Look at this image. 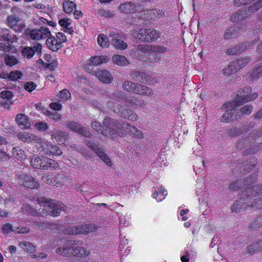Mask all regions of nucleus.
<instances>
[{
  "instance_id": "46",
  "label": "nucleus",
  "mask_w": 262,
  "mask_h": 262,
  "mask_svg": "<svg viewBox=\"0 0 262 262\" xmlns=\"http://www.w3.org/2000/svg\"><path fill=\"white\" fill-rule=\"evenodd\" d=\"M6 64L9 66L12 67L18 63L17 58L13 55H7L5 57Z\"/></svg>"
},
{
  "instance_id": "29",
  "label": "nucleus",
  "mask_w": 262,
  "mask_h": 262,
  "mask_svg": "<svg viewBox=\"0 0 262 262\" xmlns=\"http://www.w3.org/2000/svg\"><path fill=\"white\" fill-rule=\"evenodd\" d=\"M52 139H54L57 142H62L68 137V134L61 130H55L51 134Z\"/></svg>"
},
{
  "instance_id": "8",
  "label": "nucleus",
  "mask_w": 262,
  "mask_h": 262,
  "mask_svg": "<svg viewBox=\"0 0 262 262\" xmlns=\"http://www.w3.org/2000/svg\"><path fill=\"white\" fill-rule=\"evenodd\" d=\"M46 45L53 52L58 51L62 47V43L67 40V37L62 32H58L56 36L50 35L47 37Z\"/></svg>"
},
{
  "instance_id": "25",
  "label": "nucleus",
  "mask_w": 262,
  "mask_h": 262,
  "mask_svg": "<svg viewBox=\"0 0 262 262\" xmlns=\"http://www.w3.org/2000/svg\"><path fill=\"white\" fill-rule=\"evenodd\" d=\"M0 40L13 43L17 41V38L15 35L12 36L9 30L4 28H0Z\"/></svg>"
},
{
  "instance_id": "39",
  "label": "nucleus",
  "mask_w": 262,
  "mask_h": 262,
  "mask_svg": "<svg viewBox=\"0 0 262 262\" xmlns=\"http://www.w3.org/2000/svg\"><path fill=\"white\" fill-rule=\"evenodd\" d=\"M149 15L152 19H157L164 16V13L162 10L152 9L148 12Z\"/></svg>"
},
{
  "instance_id": "33",
  "label": "nucleus",
  "mask_w": 262,
  "mask_h": 262,
  "mask_svg": "<svg viewBox=\"0 0 262 262\" xmlns=\"http://www.w3.org/2000/svg\"><path fill=\"white\" fill-rule=\"evenodd\" d=\"M262 250V241L256 242L247 247V253L250 254H254Z\"/></svg>"
},
{
  "instance_id": "36",
  "label": "nucleus",
  "mask_w": 262,
  "mask_h": 262,
  "mask_svg": "<svg viewBox=\"0 0 262 262\" xmlns=\"http://www.w3.org/2000/svg\"><path fill=\"white\" fill-rule=\"evenodd\" d=\"M71 23V19L69 18H62L59 21V25L64 28V31L69 34H72L73 32V30L69 27Z\"/></svg>"
},
{
  "instance_id": "44",
  "label": "nucleus",
  "mask_w": 262,
  "mask_h": 262,
  "mask_svg": "<svg viewBox=\"0 0 262 262\" xmlns=\"http://www.w3.org/2000/svg\"><path fill=\"white\" fill-rule=\"evenodd\" d=\"M97 41L98 44L103 48L108 47L110 45V41L107 37L103 34L98 35Z\"/></svg>"
},
{
  "instance_id": "14",
  "label": "nucleus",
  "mask_w": 262,
  "mask_h": 262,
  "mask_svg": "<svg viewBox=\"0 0 262 262\" xmlns=\"http://www.w3.org/2000/svg\"><path fill=\"white\" fill-rule=\"evenodd\" d=\"M28 34L32 39L39 40L47 38V37L50 36L51 32L48 28L41 27L39 29L30 30Z\"/></svg>"
},
{
  "instance_id": "59",
  "label": "nucleus",
  "mask_w": 262,
  "mask_h": 262,
  "mask_svg": "<svg viewBox=\"0 0 262 262\" xmlns=\"http://www.w3.org/2000/svg\"><path fill=\"white\" fill-rule=\"evenodd\" d=\"M42 181L50 185H53L54 183L53 182V176L48 172L47 174L42 177Z\"/></svg>"
},
{
  "instance_id": "52",
  "label": "nucleus",
  "mask_w": 262,
  "mask_h": 262,
  "mask_svg": "<svg viewBox=\"0 0 262 262\" xmlns=\"http://www.w3.org/2000/svg\"><path fill=\"white\" fill-rule=\"evenodd\" d=\"M22 76V73L20 71H12L9 73V80H11L12 81H16L20 79Z\"/></svg>"
},
{
  "instance_id": "35",
  "label": "nucleus",
  "mask_w": 262,
  "mask_h": 262,
  "mask_svg": "<svg viewBox=\"0 0 262 262\" xmlns=\"http://www.w3.org/2000/svg\"><path fill=\"white\" fill-rule=\"evenodd\" d=\"M250 76L253 79H257L262 76V62L253 69Z\"/></svg>"
},
{
  "instance_id": "2",
  "label": "nucleus",
  "mask_w": 262,
  "mask_h": 262,
  "mask_svg": "<svg viewBox=\"0 0 262 262\" xmlns=\"http://www.w3.org/2000/svg\"><path fill=\"white\" fill-rule=\"evenodd\" d=\"M103 125H100V123L93 121L91 123L92 127L95 130L101 133L103 135L111 137L115 139L117 136H123L125 132L120 130L117 132L115 131L117 127V120L112 119L110 118H105L103 120Z\"/></svg>"
},
{
  "instance_id": "55",
  "label": "nucleus",
  "mask_w": 262,
  "mask_h": 262,
  "mask_svg": "<svg viewBox=\"0 0 262 262\" xmlns=\"http://www.w3.org/2000/svg\"><path fill=\"white\" fill-rule=\"evenodd\" d=\"M35 128L38 131L44 132L48 128V125L46 122H37L34 125Z\"/></svg>"
},
{
  "instance_id": "3",
  "label": "nucleus",
  "mask_w": 262,
  "mask_h": 262,
  "mask_svg": "<svg viewBox=\"0 0 262 262\" xmlns=\"http://www.w3.org/2000/svg\"><path fill=\"white\" fill-rule=\"evenodd\" d=\"M257 179V174H251L250 177L247 178L246 181H244V183H243V181L238 180L232 183L230 188L232 190H236L240 188L245 187L246 185V188L243 192V195L244 196L246 195L247 199L249 198L251 199V196H256V194L259 192L262 189L261 186L258 185H254L252 188L250 187L256 181Z\"/></svg>"
},
{
  "instance_id": "60",
  "label": "nucleus",
  "mask_w": 262,
  "mask_h": 262,
  "mask_svg": "<svg viewBox=\"0 0 262 262\" xmlns=\"http://www.w3.org/2000/svg\"><path fill=\"white\" fill-rule=\"evenodd\" d=\"M30 231V229L28 227L19 226L17 228H14L13 232L19 234L28 233Z\"/></svg>"
},
{
  "instance_id": "15",
  "label": "nucleus",
  "mask_w": 262,
  "mask_h": 262,
  "mask_svg": "<svg viewBox=\"0 0 262 262\" xmlns=\"http://www.w3.org/2000/svg\"><path fill=\"white\" fill-rule=\"evenodd\" d=\"M249 60L248 58L244 57L231 62L228 68L225 69L224 74L230 75L232 73L237 72L241 68H243L246 66Z\"/></svg>"
},
{
  "instance_id": "13",
  "label": "nucleus",
  "mask_w": 262,
  "mask_h": 262,
  "mask_svg": "<svg viewBox=\"0 0 262 262\" xmlns=\"http://www.w3.org/2000/svg\"><path fill=\"white\" fill-rule=\"evenodd\" d=\"M137 50L141 53L147 52L164 53L167 51L166 47L162 45H139L137 46Z\"/></svg>"
},
{
  "instance_id": "40",
  "label": "nucleus",
  "mask_w": 262,
  "mask_h": 262,
  "mask_svg": "<svg viewBox=\"0 0 262 262\" xmlns=\"http://www.w3.org/2000/svg\"><path fill=\"white\" fill-rule=\"evenodd\" d=\"M253 110V107L251 105H246L242 107L239 111L237 109L236 115H239V119L243 115H249Z\"/></svg>"
},
{
  "instance_id": "31",
  "label": "nucleus",
  "mask_w": 262,
  "mask_h": 262,
  "mask_svg": "<svg viewBox=\"0 0 262 262\" xmlns=\"http://www.w3.org/2000/svg\"><path fill=\"white\" fill-rule=\"evenodd\" d=\"M108 61V58L106 56H96L91 57L90 59V63L95 66H97L103 63H106Z\"/></svg>"
},
{
  "instance_id": "19",
  "label": "nucleus",
  "mask_w": 262,
  "mask_h": 262,
  "mask_svg": "<svg viewBox=\"0 0 262 262\" xmlns=\"http://www.w3.org/2000/svg\"><path fill=\"white\" fill-rule=\"evenodd\" d=\"M66 126L72 130L76 132L84 137H91L92 135L89 130H88L85 127H81L77 122L72 121L69 122L67 123Z\"/></svg>"
},
{
  "instance_id": "58",
  "label": "nucleus",
  "mask_w": 262,
  "mask_h": 262,
  "mask_svg": "<svg viewBox=\"0 0 262 262\" xmlns=\"http://www.w3.org/2000/svg\"><path fill=\"white\" fill-rule=\"evenodd\" d=\"M1 98L5 100H9L11 99L13 97V93L10 91L5 90L1 93Z\"/></svg>"
},
{
  "instance_id": "64",
  "label": "nucleus",
  "mask_w": 262,
  "mask_h": 262,
  "mask_svg": "<svg viewBox=\"0 0 262 262\" xmlns=\"http://www.w3.org/2000/svg\"><path fill=\"white\" fill-rule=\"evenodd\" d=\"M14 228L10 224H6L2 227V231L4 233H8L10 231H13Z\"/></svg>"
},
{
  "instance_id": "45",
  "label": "nucleus",
  "mask_w": 262,
  "mask_h": 262,
  "mask_svg": "<svg viewBox=\"0 0 262 262\" xmlns=\"http://www.w3.org/2000/svg\"><path fill=\"white\" fill-rule=\"evenodd\" d=\"M63 232L64 234L69 235L80 234V225L68 227Z\"/></svg>"
},
{
  "instance_id": "32",
  "label": "nucleus",
  "mask_w": 262,
  "mask_h": 262,
  "mask_svg": "<svg viewBox=\"0 0 262 262\" xmlns=\"http://www.w3.org/2000/svg\"><path fill=\"white\" fill-rule=\"evenodd\" d=\"M49 142L47 141L46 140L42 139L40 138V141L39 142H36V143L38 144V150L40 152H42L44 154H47L48 151H50L49 149Z\"/></svg>"
},
{
  "instance_id": "38",
  "label": "nucleus",
  "mask_w": 262,
  "mask_h": 262,
  "mask_svg": "<svg viewBox=\"0 0 262 262\" xmlns=\"http://www.w3.org/2000/svg\"><path fill=\"white\" fill-rule=\"evenodd\" d=\"M19 245L24 250L27 252L28 253H33L36 250L35 246L33 245L31 243L21 242L19 243Z\"/></svg>"
},
{
  "instance_id": "34",
  "label": "nucleus",
  "mask_w": 262,
  "mask_h": 262,
  "mask_svg": "<svg viewBox=\"0 0 262 262\" xmlns=\"http://www.w3.org/2000/svg\"><path fill=\"white\" fill-rule=\"evenodd\" d=\"M67 180V177L63 174H58L53 176V182L54 183L53 185H56L57 186L62 185Z\"/></svg>"
},
{
  "instance_id": "7",
  "label": "nucleus",
  "mask_w": 262,
  "mask_h": 262,
  "mask_svg": "<svg viewBox=\"0 0 262 262\" xmlns=\"http://www.w3.org/2000/svg\"><path fill=\"white\" fill-rule=\"evenodd\" d=\"M260 196H257L256 198H255L253 201H250L249 200H252V198H254L255 196H251V199H247V202L245 203L247 204L243 205V202H239L238 201H236L234 203L232 206V210L233 212H238L241 210H245L247 209L248 208H250L251 206H255L256 207L258 208H262V194H260Z\"/></svg>"
},
{
  "instance_id": "9",
  "label": "nucleus",
  "mask_w": 262,
  "mask_h": 262,
  "mask_svg": "<svg viewBox=\"0 0 262 262\" xmlns=\"http://www.w3.org/2000/svg\"><path fill=\"white\" fill-rule=\"evenodd\" d=\"M252 89L249 86L245 87L239 92V96L233 101L236 106H240L246 102L251 101L257 98L256 93L251 94Z\"/></svg>"
},
{
  "instance_id": "1",
  "label": "nucleus",
  "mask_w": 262,
  "mask_h": 262,
  "mask_svg": "<svg viewBox=\"0 0 262 262\" xmlns=\"http://www.w3.org/2000/svg\"><path fill=\"white\" fill-rule=\"evenodd\" d=\"M63 246L56 250L57 254L63 256L85 257L90 252L84 246L83 242L78 240L64 241Z\"/></svg>"
},
{
  "instance_id": "43",
  "label": "nucleus",
  "mask_w": 262,
  "mask_h": 262,
  "mask_svg": "<svg viewBox=\"0 0 262 262\" xmlns=\"http://www.w3.org/2000/svg\"><path fill=\"white\" fill-rule=\"evenodd\" d=\"M159 192L158 193L156 191L154 194L153 197L157 201L160 202L163 200L164 199V196L167 195V192L165 190V189L162 186L160 187L158 189Z\"/></svg>"
},
{
  "instance_id": "41",
  "label": "nucleus",
  "mask_w": 262,
  "mask_h": 262,
  "mask_svg": "<svg viewBox=\"0 0 262 262\" xmlns=\"http://www.w3.org/2000/svg\"><path fill=\"white\" fill-rule=\"evenodd\" d=\"M49 149L50 150V151H48V153H47L46 155H47L60 156L62 153L61 150L57 146L53 145L51 143H50L49 144Z\"/></svg>"
},
{
  "instance_id": "30",
  "label": "nucleus",
  "mask_w": 262,
  "mask_h": 262,
  "mask_svg": "<svg viewBox=\"0 0 262 262\" xmlns=\"http://www.w3.org/2000/svg\"><path fill=\"white\" fill-rule=\"evenodd\" d=\"M130 76L133 80L141 82H144L147 80V76L145 73L137 71L132 72Z\"/></svg>"
},
{
  "instance_id": "26",
  "label": "nucleus",
  "mask_w": 262,
  "mask_h": 262,
  "mask_svg": "<svg viewBox=\"0 0 262 262\" xmlns=\"http://www.w3.org/2000/svg\"><path fill=\"white\" fill-rule=\"evenodd\" d=\"M99 226L96 224H89L80 225V234H88L95 232L98 229Z\"/></svg>"
},
{
  "instance_id": "20",
  "label": "nucleus",
  "mask_w": 262,
  "mask_h": 262,
  "mask_svg": "<svg viewBox=\"0 0 262 262\" xmlns=\"http://www.w3.org/2000/svg\"><path fill=\"white\" fill-rule=\"evenodd\" d=\"M109 35L112 38L111 43L116 49L123 50L127 48V43L120 39L118 33L114 32H110Z\"/></svg>"
},
{
  "instance_id": "23",
  "label": "nucleus",
  "mask_w": 262,
  "mask_h": 262,
  "mask_svg": "<svg viewBox=\"0 0 262 262\" xmlns=\"http://www.w3.org/2000/svg\"><path fill=\"white\" fill-rule=\"evenodd\" d=\"M95 74L98 79L103 83H110L113 80V76L111 74L105 70H98L95 72Z\"/></svg>"
},
{
  "instance_id": "11",
  "label": "nucleus",
  "mask_w": 262,
  "mask_h": 262,
  "mask_svg": "<svg viewBox=\"0 0 262 262\" xmlns=\"http://www.w3.org/2000/svg\"><path fill=\"white\" fill-rule=\"evenodd\" d=\"M17 183L21 186L31 189H38L39 183L33 177L27 174L21 173L17 178Z\"/></svg>"
},
{
  "instance_id": "18",
  "label": "nucleus",
  "mask_w": 262,
  "mask_h": 262,
  "mask_svg": "<svg viewBox=\"0 0 262 262\" xmlns=\"http://www.w3.org/2000/svg\"><path fill=\"white\" fill-rule=\"evenodd\" d=\"M141 7L132 2H125L120 4L118 10L122 13H134L140 11Z\"/></svg>"
},
{
  "instance_id": "28",
  "label": "nucleus",
  "mask_w": 262,
  "mask_h": 262,
  "mask_svg": "<svg viewBox=\"0 0 262 262\" xmlns=\"http://www.w3.org/2000/svg\"><path fill=\"white\" fill-rule=\"evenodd\" d=\"M112 61L118 66H125L129 64L127 59L123 55H114L112 57Z\"/></svg>"
},
{
  "instance_id": "53",
  "label": "nucleus",
  "mask_w": 262,
  "mask_h": 262,
  "mask_svg": "<svg viewBox=\"0 0 262 262\" xmlns=\"http://www.w3.org/2000/svg\"><path fill=\"white\" fill-rule=\"evenodd\" d=\"M228 134L232 137L241 135L243 133L242 129L238 127H234L227 130Z\"/></svg>"
},
{
  "instance_id": "37",
  "label": "nucleus",
  "mask_w": 262,
  "mask_h": 262,
  "mask_svg": "<svg viewBox=\"0 0 262 262\" xmlns=\"http://www.w3.org/2000/svg\"><path fill=\"white\" fill-rule=\"evenodd\" d=\"M12 155L18 160L24 159L26 158L25 151L19 147H15L13 148Z\"/></svg>"
},
{
  "instance_id": "17",
  "label": "nucleus",
  "mask_w": 262,
  "mask_h": 262,
  "mask_svg": "<svg viewBox=\"0 0 262 262\" xmlns=\"http://www.w3.org/2000/svg\"><path fill=\"white\" fill-rule=\"evenodd\" d=\"M17 138L20 141L27 143H36L40 141V137L28 132H20L16 135Z\"/></svg>"
},
{
  "instance_id": "56",
  "label": "nucleus",
  "mask_w": 262,
  "mask_h": 262,
  "mask_svg": "<svg viewBox=\"0 0 262 262\" xmlns=\"http://www.w3.org/2000/svg\"><path fill=\"white\" fill-rule=\"evenodd\" d=\"M19 20V18L15 16H10L7 18L8 25L11 28L15 27Z\"/></svg>"
},
{
  "instance_id": "49",
  "label": "nucleus",
  "mask_w": 262,
  "mask_h": 262,
  "mask_svg": "<svg viewBox=\"0 0 262 262\" xmlns=\"http://www.w3.org/2000/svg\"><path fill=\"white\" fill-rule=\"evenodd\" d=\"M21 211L26 213H29L32 215H35L38 212L36 209L33 208L30 205L28 204H24L21 208Z\"/></svg>"
},
{
  "instance_id": "57",
  "label": "nucleus",
  "mask_w": 262,
  "mask_h": 262,
  "mask_svg": "<svg viewBox=\"0 0 262 262\" xmlns=\"http://www.w3.org/2000/svg\"><path fill=\"white\" fill-rule=\"evenodd\" d=\"M0 50L9 52L10 51H14L15 49L14 47L9 45V43L1 42L0 43Z\"/></svg>"
},
{
  "instance_id": "62",
  "label": "nucleus",
  "mask_w": 262,
  "mask_h": 262,
  "mask_svg": "<svg viewBox=\"0 0 262 262\" xmlns=\"http://www.w3.org/2000/svg\"><path fill=\"white\" fill-rule=\"evenodd\" d=\"M262 225V216L257 217L252 223L251 227L252 229H256Z\"/></svg>"
},
{
  "instance_id": "6",
  "label": "nucleus",
  "mask_w": 262,
  "mask_h": 262,
  "mask_svg": "<svg viewBox=\"0 0 262 262\" xmlns=\"http://www.w3.org/2000/svg\"><path fill=\"white\" fill-rule=\"evenodd\" d=\"M31 164L35 168H41L43 169H56L59 167L58 163L55 161L47 157L36 156L32 157Z\"/></svg>"
},
{
  "instance_id": "10",
  "label": "nucleus",
  "mask_w": 262,
  "mask_h": 262,
  "mask_svg": "<svg viewBox=\"0 0 262 262\" xmlns=\"http://www.w3.org/2000/svg\"><path fill=\"white\" fill-rule=\"evenodd\" d=\"M235 103L233 102H228L225 104L222 107L227 108L226 112L223 115L221 120L223 122H228L233 119H238L239 115H236L237 108Z\"/></svg>"
},
{
  "instance_id": "51",
  "label": "nucleus",
  "mask_w": 262,
  "mask_h": 262,
  "mask_svg": "<svg viewBox=\"0 0 262 262\" xmlns=\"http://www.w3.org/2000/svg\"><path fill=\"white\" fill-rule=\"evenodd\" d=\"M246 49L245 47L242 46H236L231 48L227 50V54L229 55H234L237 53L241 52Z\"/></svg>"
},
{
  "instance_id": "16",
  "label": "nucleus",
  "mask_w": 262,
  "mask_h": 262,
  "mask_svg": "<svg viewBox=\"0 0 262 262\" xmlns=\"http://www.w3.org/2000/svg\"><path fill=\"white\" fill-rule=\"evenodd\" d=\"M86 145L108 166H112V162L109 157L104 153L102 148L90 141L86 142Z\"/></svg>"
},
{
  "instance_id": "22",
  "label": "nucleus",
  "mask_w": 262,
  "mask_h": 262,
  "mask_svg": "<svg viewBox=\"0 0 262 262\" xmlns=\"http://www.w3.org/2000/svg\"><path fill=\"white\" fill-rule=\"evenodd\" d=\"M15 121L18 126L22 129H28L31 127V123L27 116L23 114H18L15 117Z\"/></svg>"
},
{
  "instance_id": "42",
  "label": "nucleus",
  "mask_w": 262,
  "mask_h": 262,
  "mask_svg": "<svg viewBox=\"0 0 262 262\" xmlns=\"http://www.w3.org/2000/svg\"><path fill=\"white\" fill-rule=\"evenodd\" d=\"M76 7L74 2L69 0L66 1L63 4V9L64 12L70 13L72 12Z\"/></svg>"
},
{
  "instance_id": "27",
  "label": "nucleus",
  "mask_w": 262,
  "mask_h": 262,
  "mask_svg": "<svg viewBox=\"0 0 262 262\" xmlns=\"http://www.w3.org/2000/svg\"><path fill=\"white\" fill-rule=\"evenodd\" d=\"M126 102L125 101H121L119 100H116L113 99L112 100H109L107 102V107L116 113H117L118 108L120 107L122 104H125Z\"/></svg>"
},
{
  "instance_id": "61",
  "label": "nucleus",
  "mask_w": 262,
  "mask_h": 262,
  "mask_svg": "<svg viewBox=\"0 0 262 262\" xmlns=\"http://www.w3.org/2000/svg\"><path fill=\"white\" fill-rule=\"evenodd\" d=\"M25 89L29 92H31L36 88V84L32 81L27 82L24 85Z\"/></svg>"
},
{
  "instance_id": "50",
  "label": "nucleus",
  "mask_w": 262,
  "mask_h": 262,
  "mask_svg": "<svg viewBox=\"0 0 262 262\" xmlns=\"http://www.w3.org/2000/svg\"><path fill=\"white\" fill-rule=\"evenodd\" d=\"M43 113L45 115L48 116L51 119L56 121H59L61 119V115L55 112H50V111L46 110L45 112H43Z\"/></svg>"
},
{
  "instance_id": "63",
  "label": "nucleus",
  "mask_w": 262,
  "mask_h": 262,
  "mask_svg": "<svg viewBox=\"0 0 262 262\" xmlns=\"http://www.w3.org/2000/svg\"><path fill=\"white\" fill-rule=\"evenodd\" d=\"M60 97L62 99L68 100L71 97V93L68 90H62L60 92Z\"/></svg>"
},
{
  "instance_id": "4",
  "label": "nucleus",
  "mask_w": 262,
  "mask_h": 262,
  "mask_svg": "<svg viewBox=\"0 0 262 262\" xmlns=\"http://www.w3.org/2000/svg\"><path fill=\"white\" fill-rule=\"evenodd\" d=\"M37 202L42 207L38 213L42 216L51 215L58 216L61 211H64L67 206L62 204L56 202L53 200H47L45 198L38 199Z\"/></svg>"
},
{
  "instance_id": "24",
  "label": "nucleus",
  "mask_w": 262,
  "mask_h": 262,
  "mask_svg": "<svg viewBox=\"0 0 262 262\" xmlns=\"http://www.w3.org/2000/svg\"><path fill=\"white\" fill-rule=\"evenodd\" d=\"M117 113L121 117L133 121H136L138 118V115L134 112L127 108L121 110L119 107Z\"/></svg>"
},
{
  "instance_id": "47",
  "label": "nucleus",
  "mask_w": 262,
  "mask_h": 262,
  "mask_svg": "<svg viewBox=\"0 0 262 262\" xmlns=\"http://www.w3.org/2000/svg\"><path fill=\"white\" fill-rule=\"evenodd\" d=\"M35 53L34 49L31 47H26L23 48L21 54L24 57L28 58H31L33 56Z\"/></svg>"
},
{
  "instance_id": "54",
  "label": "nucleus",
  "mask_w": 262,
  "mask_h": 262,
  "mask_svg": "<svg viewBox=\"0 0 262 262\" xmlns=\"http://www.w3.org/2000/svg\"><path fill=\"white\" fill-rule=\"evenodd\" d=\"M135 83L131 81L126 80L122 83V88L123 89L128 92H133L134 88Z\"/></svg>"
},
{
  "instance_id": "12",
  "label": "nucleus",
  "mask_w": 262,
  "mask_h": 262,
  "mask_svg": "<svg viewBox=\"0 0 262 262\" xmlns=\"http://www.w3.org/2000/svg\"><path fill=\"white\" fill-rule=\"evenodd\" d=\"M120 130H123L125 132V134L123 136L128 133L132 136L138 139H142L143 137L142 132L135 126H132L128 123L119 124L117 121V127H116L115 131L118 132V131Z\"/></svg>"
},
{
  "instance_id": "21",
  "label": "nucleus",
  "mask_w": 262,
  "mask_h": 262,
  "mask_svg": "<svg viewBox=\"0 0 262 262\" xmlns=\"http://www.w3.org/2000/svg\"><path fill=\"white\" fill-rule=\"evenodd\" d=\"M133 92L136 94L146 95L149 96H152L154 94L151 89L138 83H135Z\"/></svg>"
},
{
  "instance_id": "5",
  "label": "nucleus",
  "mask_w": 262,
  "mask_h": 262,
  "mask_svg": "<svg viewBox=\"0 0 262 262\" xmlns=\"http://www.w3.org/2000/svg\"><path fill=\"white\" fill-rule=\"evenodd\" d=\"M132 35L136 39L144 42H150L157 40L160 38V31L152 28H141L139 30L134 29L131 31Z\"/></svg>"
},
{
  "instance_id": "48",
  "label": "nucleus",
  "mask_w": 262,
  "mask_h": 262,
  "mask_svg": "<svg viewBox=\"0 0 262 262\" xmlns=\"http://www.w3.org/2000/svg\"><path fill=\"white\" fill-rule=\"evenodd\" d=\"M247 12L245 10H241L237 12L231 17V19L233 21H237L239 20L243 19L246 16Z\"/></svg>"
}]
</instances>
